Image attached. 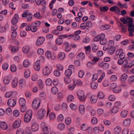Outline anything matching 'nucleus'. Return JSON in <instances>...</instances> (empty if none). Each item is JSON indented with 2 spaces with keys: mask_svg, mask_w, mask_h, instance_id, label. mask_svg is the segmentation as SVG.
Instances as JSON below:
<instances>
[{
  "mask_svg": "<svg viewBox=\"0 0 134 134\" xmlns=\"http://www.w3.org/2000/svg\"><path fill=\"white\" fill-rule=\"evenodd\" d=\"M22 16L23 18H26L28 21H31L33 17L32 14L29 12L28 10H25L22 14Z\"/></svg>",
  "mask_w": 134,
  "mask_h": 134,
  "instance_id": "1",
  "label": "nucleus"
},
{
  "mask_svg": "<svg viewBox=\"0 0 134 134\" xmlns=\"http://www.w3.org/2000/svg\"><path fill=\"white\" fill-rule=\"evenodd\" d=\"M32 113L31 110H29L27 111L24 118V121L25 123H27L30 121L32 118Z\"/></svg>",
  "mask_w": 134,
  "mask_h": 134,
  "instance_id": "2",
  "label": "nucleus"
},
{
  "mask_svg": "<svg viewBox=\"0 0 134 134\" xmlns=\"http://www.w3.org/2000/svg\"><path fill=\"white\" fill-rule=\"evenodd\" d=\"M110 87L113 88V92L115 93H119L121 90V88L120 86L117 85L116 84L113 83L111 84Z\"/></svg>",
  "mask_w": 134,
  "mask_h": 134,
  "instance_id": "3",
  "label": "nucleus"
},
{
  "mask_svg": "<svg viewBox=\"0 0 134 134\" xmlns=\"http://www.w3.org/2000/svg\"><path fill=\"white\" fill-rule=\"evenodd\" d=\"M40 100L38 98L34 99L32 103V107L34 110L38 109L40 106Z\"/></svg>",
  "mask_w": 134,
  "mask_h": 134,
  "instance_id": "4",
  "label": "nucleus"
},
{
  "mask_svg": "<svg viewBox=\"0 0 134 134\" xmlns=\"http://www.w3.org/2000/svg\"><path fill=\"white\" fill-rule=\"evenodd\" d=\"M74 66L72 65L69 66V69L66 70L65 72V74L66 77H70L71 76L72 71L74 70Z\"/></svg>",
  "mask_w": 134,
  "mask_h": 134,
  "instance_id": "5",
  "label": "nucleus"
},
{
  "mask_svg": "<svg viewBox=\"0 0 134 134\" xmlns=\"http://www.w3.org/2000/svg\"><path fill=\"white\" fill-rule=\"evenodd\" d=\"M46 111L44 109L41 108L38 111L37 115L39 119H41L44 117V115L46 114Z\"/></svg>",
  "mask_w": 134,
  "mask_h": 134,
  "instance_id": "6",
  "label": "nucleus"
},
{
  "mask_svg": "<svg viewBox=\"0 0 134 134\" xmlns=\"http://www.w3.org/2000/svg\"><path fill=\"white\" fill-rule=\"evenodd\" d=\"M41 126L42 128L43 133L44 134H48L50 131L49 129L46 125L45 123L43 122H42L41 124Z\"/></svg>",
  "mask_w": 134,
  "mask_h": 134,
  "instance_id": "7",
  "label": "nucleus"
},
{
  "mask_svg": "<svg viewBox=\"0 0 134 134\" xmlns=\"http://www.w3.org/2000/svg\"><path fill=\"white\" fill-rule=\"evenodd\" d=\"M77 94L80 101L83 102L85 100L84 93L83 91H79L77 93Z\"/></svg>",
  "mask_w": 134,
  "mask_h": 134,
  "instance_id": "8",
  "label": "nucleus"
},
{
  "mask_svg": "<svg viewBox=\"0 0 134 134\" xmlns=\"http://www.w3.org/2000/svg\"><path fill=\"white\" fill-rule=\"evenodd\" d=\"M51 71V70L48 66H46L44 68L43 70V73L45 76H48L49 75Z\"/></svg>",
  "mask_w": 134,
  "mask_h": 134,
  "instance_id": "9",
  "label": "nucleus"
},
{
  "mask_svg": "<svg viewBox=\"0 0 134 134\" xmlns=\"http://www.w3.org/2000/svg\"><path fill=\"white\" fill-rule=\"evenodd\" d=\"M46 55L47 58H50L53 60H55L56 58L55 56L53 54L52 55L51 52L49 51H48L46 52Z\"/></svg>",
  "mask_w": 134,
  "mask_h": 134,
  "instance_id": "10",
  "label": "nucleus"
},
{
  "mask_svg": "<svg viewBox=\"0 0 134 134\" xmlns=\"http://www.w3.org/2000/svg\"><path fill=\"white\" fill-rule=\"evenodd\" d=\"M44 38L43 37H40L37 39L36 45L37 46H40L42 45L44 41Z\"/></svg>",
  "mask_w": 134,
  "mask_h": 134,
  "instance_id": "11",
  "label": "nucleus"
},
{
  "mask_svg": "<svg viewBox=\"0 0 134 134\" xmlns=\"http://www.w3.org/2000/svg\"><path fill=\"white\" fill-rule=\"evenodd\" d=\"M16 100L12 98L9 99L7 102L8 105L11 107H14L16 105Z\"/></svg>",
  "mask_w": 134,
  "mask_h": 134,
  "instance_id": "12",
  "label": "nucleus"
},
{
  "mask_svg": "<svg viewBox=\"0 0 134 134\" xmlns=\"http://www.w3.org/2000/svg\"><path fill=\"white\" fill-rule=\"evenodd\" d=\"M34 69L37 71H39L40 69V62L38 60L37 61L34 65Z\"/></svg>",
  "mask_w": 134,
  "mask_h": 134,
  "instance_id": "13",
  "label": "nucleus"
},
{
  "mask_svg": "<svg viewBox=\"0 0 134 134\" xmlns=\"http://www.w3.org/2000/svg\"><path fill=\"white\" fill-rule=\"evenodd\" d=\"M21 123V120L19 119L18 120H16L14 122L13 126V127L16 128L19 127L20 126Z\"/></svg>",
  "mask_w": 134,
  "mask_h": 134,
  "instance_id": "14",
  "label": "nucleus"
},
{
  "mask_svg": "<svg viewBox=\"0 0 134 134\" xmlns=\"http://www.w3.org/2000/svg\"><path fill=\"white\" fill-rule=\"evenodd\" d=\"M31 129L33 131H37L39 129V127L37 124L36 122H33L32 124Z\"/></svg>",
  "mask_w": 134,
  "mask_h": 134,
  "instance_id": "15",
  "label": "nucleus"
},
{
  "mask_svg": "<svg viewBox=\"0 0 134 134\" xmlns=\"http://www.w3.org/2000/svg\"><path fill=\"white\" fill-rule=\"evenodd\" d=\"M8 127L7 124L4 121H0V127L2 129L5 130L7 129Z\"/></svg>",
  "mask_w": 134,
  "mask_h": 134,
  "instance_id": "16",
  "label": "nucleus"
},
{
  "mask_svg": "<svg viewBox=\"0 0 134 134\" xmlns=\"http://www.w3.org/2000/svg\"><path fill=\"white\" fill-rule=\"evenodd\" d=\"M19 18L18 15V14H15L14 17L13 18L12 21V23L15 25L18 22V19Z\"/></svg>",
  "mask_w": 134,
  "mask_h": 134,
  "instance_id": "17",
  "label": "nucleus"
},
{
  "mask_svg": "<svg viewBox=\"0 0 134 134\" xmlns=\"http://www.w3.org/2000/svg\"><path fill=\"white\" fill-rule=\"evenodd\" d=\"M127 25H128L129 28H131L133 27L132 24L133 23V21L132 19L130 17H127Z\"/></svg>",
  "mask_w": 134,
  "mask_h": 134,
  "instance_id": "18",
  "label": "nucleus"
},
{
  "mask_svg": "<svg viewBox=\"0 0 134 134\" xmlns=\"http://www.w3.org/2000/svg\"><path fill=\"white\" fill-rule=\"evenodd\" d=\"M119 110V109L118 108L114 106L109 111L111 114H114L116 113Z\"/></svg>",
  "mask_w": 134,
  "mask_h": 134,
  "instance_id": "19",
  "label": "nucleus"
},
{
  "mask_svg": "<svg viewBox=\"0 0 134 134\" xmlns=\"http://www.w3.org/2000/svg\"><path fill=\"white\" fill-rule=\"evenodd\" d=\"M102 36L100 41V43L101 45H104L107 42V41L106 39L105 38V34H104Z\"/></svg>",
  "mask_w": 134,
  "mask_h": 134,
  "instance_id": "20",
  "label": "nucleus"
},
{
  "mask_svg": "<svg viewBox=\"0 0 134 134\" xmlns=\"http://www.w3.org/2000/svg\"><path fill=\"white\" fill-rule=\"evenodd\" d=\"M131 120L129 119H127L125 120L123 122V125L126 126H129L130 124Z\"/></svg>",
  "mask_w": 134,
  "mask_h": 134,
  "instance_id": "21",
  "label": "nucleus"
},
{
  "mask_svg": "<svg viewBox=\"0 0 134 134\" xmlns=\"http://www.w3.org/2000/svg\"><path fill=\"white\" fill-rule=\"evenodd\" d=\"M65 54L64 53H60L58 55V59L59 60H63L65 58Z\"/></svg>",
  "mask_w": 134,
  "mask_h": 134,
  "instance_id": "22",
  "label": "nucleus"
},
{
  "mask_svg": "<svg viewBox=\"0 0 134 134\" xmlns=\"http://www.w3.org/2000/svg\"><path fill=\"white\" fill-rule=\"evenodd\" d=\"M121 131V128L119 126H117L114 129L115 134H119Z\"/></svg>",
  "mask_w": 134,
  "mask_h": 134,
  "instance_id": "23",
  "label": "nucleus"
},
{
  "mask_svg": "<svg viewBox=\"0 0 134 134\" xmlns=\"http://www.w3.org/2000/svg\"><path fill=\"white\" fill-rule=\"evenodd\" d=\"M104 34L102 33L98 36H95L93 38V40L97 42L100 40L102 37L103 35Z\"/></svg>",
  "mask_w": 134,
  "mask_h": 134,
  "instance_id": "24",
  "label": "nucleus"
},
{
  "mask_svg": "<svg viewBox=\"0 0 134 134\" xmlns=\"http://www.w3.org/2000/svg\"><path fill=\"white\" fill-rule=\"evenodd\" d=\"M115 48L114 46H111L109 48L108 50V53L112 55L115 51Z\"/></svg>",
  "mask_w": 134,
  "mask_h": 134,
  "instance_id": "25",
  "label": "nucleus"
},
{
  "mask_svg": "<svg viewBox=\"0 0 134 134\" xmlns=\"http://www.w3.org/2000/svg\"><path fill=\"white\" fill-rule=\"evenodd\" d=\"M9 27L8 25L7 24L5 25L4 27H0V32H4L8 29Z\"/></svg>",
  "mask_w": 134,
  "mask_h": 134,
  "instance_id": "26",
  "label": "nucleus"
},
{
  "mask_svg": "<svg viewBox=\"0 0 134 134\" xmlns=\"http://www.w3.org/2000/svg\"><path fill=\"white\" fill-rule=\"evenodd\" d=\"M85 54L83 53H79L77 55V58L80 60H83L85 58Z\"/></svg>",
  "mask_w": 134,
  "mask_h": 134,
  "instance_id": "27",
  "label": "nucleus"
},
{
  "mask_svg": "<svg viewBox=\"0 0 134 134\" xmlns=\"http://www.w3.org/2000/svg\"><path fill=\"white\" fill-rule=\"evenodd\" d=\"M19 102L21 106L25 105L26 100L23 98H20L19 99Z\"/></svg>",
  "mask_w": 134,
  "mask_h": 134,
  "instance_id": "28",
  "label": "nucleus"
},
{
  "mask_svg": "<svg viewBox=\"0 0 134 134\" xmlns=\"http://www.w3.org/2000/svg\"><path fill=\"white\" fill-rule=\"evenodd\" d=\"M10 79L8 77H5L4 78L3 82L6 85L10 83Z\"/></svg>",
  "mask_w": 134,
  "mask_h": 134,
  "instance_id": "29",
  "label": "nucleus"
},
{
  "mask_svg": "<svg viewBox=\"0 0 134 134\" xmlns=\"http://www.w3.org/2000/svg\"><path fill=\"white\" fill-rule=\"evenodd\" d=\"M79 110L80 113L83 114L85 113V107L83 105H80L79 107Z\"/></svg>",
  "mask_w": 134,
  "mask_h": 134,
  "instance_id": "30",
  "label": "nucleus"
},
{
  "mask_svg": "<svg viewBox=\"0 0 134 134\" xmlns=\"http://www.w3.org/2000/svg\"><path fill=\"white\" fill-rule=\"evenodd\" d=\"M37 83L40 88L42 89L43 88L44 84L41 80H38L37 81Z\"/></svg>",
  "mask_w": 134,
  "mask_h": 134,
  "instance_id": "31",
  "label": "nucleus"
},
{
  "mask_svg": "<svg viewBox=\"0 0 134 134\" xmlns=\"http://www.w3.org/2000/svg\"><path fill=\"white\" fill-rule=\"evenodd\" d=\"M98 85V83L96 82H92L91 83V87L92 89H95L97 88Z\"/></svg>",
  "mask_w": 134,
  "mask_h": 134,
  "instance_id": "32",
  "label": "nucleus"
},
{
  "mask_svg": "<svg viewBox=\"0 0 134 134\" xmlns=\"http://www.w3.org/2000/svg\"><path fill=\"white\" fill-rule=\"evenodd\" d=\"M18 85V81L16 79H14L12 82V86L13 88L16 87Z\"/></svg>",
  "mask_w": 134,
  "mask_h": 134,
  "instance_id": "33",
  "label": "nucleus"
},
{
  "mask_svg": "<svg viewBox=\"0 0 134 134\" xmlns=\"http://www.w3.org/2000/svg\"><path fill=\"white\" fill-rule=\"evenodd\" d=\"M29 50L30 48L28 46L24 47L23 49V52L25 54L27 53L29 51Z\"/></svg>",
  "mask_w": 134,
  "mask_h": 134,
  "instance_id": "34",
  "label": "nucleus"
},
{
  "mask_svg": "<svg viewBox=\"0 0 134 134\" xmlns=\"http://www.w3.org/2000/svg\"><path fill=\"white\" fill-rule=\"evenodd\" d=\"M128 76L126 74H124L120 77V80L121 81H124L127 78Z\"/></svg>",
  "mask_w": 134,
  "mask_h": 134,
  "instance_id": "35",
  "label": "nucleus"
},
{
  "mask_svg": "<svg viewBox=\"0 0 134 134\" xmlns=\"http://www.w3.org/2000/svg\"><path fill=\"white\" fill-rule=\"evenodd\" d=\"M85 49V52L87 54H89L90 53L91 48L90 46L85 47L84 48Z\"/></svg>",
  "mask_w": 134,
  "mask_h": 134,
  "instance_id": "36",
  "label": "nucleus"
},
{
  "mask_svg": "<svg viewBox=\"0 0 134 134\" xmlns=\"http://www.w3.org/2000/svg\"><path fill=\"white\" fill-rule=\"evenodd\" d=\"M58 89L56 87H52L51 90V92L53 94H56L58 92Z\"/></svg>",
  "mask_w": 134,
  "mask_h": 134,
  "instance_id": "37",
  "label": "nucleus"
},
{
  "mask_svg": "<svg viewBox=\"0 0 134 134\" xmlns=\"http://www.w3.org/2000/svg\"><path fill=\"white\" fill-rule=\"evenodd\" d=\"M127 113L128 111L126 110H123L121 112V116L122 117L125 118L127 116Z\"/></svg>",
  "mask_w": 134,
  "mask_h": 134,
  "instance_id": "38",
  "label": "nucleus"
},
{
  "mask_svg": "<svg viewBox=\"0 0 134 134\" xmlns=\"http://www.w3.org/2000/svg\"><path fill=\"white\" fill-rule=\"evenodd\" d=\"M19 84L20 87L21 88H23L25 84V81L24 79H21L19 81Z\"/></svg>",
  "mask_w": 134,
  "mask_h": 134,
  "instance_id": "39",
  "label": "nucleus"
},
{
  "mask_svg": "<svg viewBox=\"0 0 134 134\" xmlns=\"http://www.w3.org/2000/svg\"><path fill=\"white\" fill-rule=\"evenodd\" d=\"M29 60L27 59L25 60L23 63V65L25 68H27L29 65Z\"/></svg>",
  "mask_w": 134,
  "mask_h": 134,
  "instance_id": "40",
  "label": "nucleus"
},
{
  "mask_svg": "<svg viewBox=\"0 0 134 134\" xmlns=\"http://www.w3.org/2000/svg\"><path fill=\"white\" fill-rule=\"evenodd\" d=\"M41 24V22L39 21H36L35 23L32 24L31 26H34L36 27L39 26Z\"/></svg>",
  "mask_w": 134,
  "mask_h": 134,
  "instance_id": "41",
  "label": "nucleus"
},
{
  "mask_svg": "<svg viewBox=\"0 0 134 134\" xmlns=\"http://www.w3.org/2000/svg\"><path fill=\"white\" fill-rule=\"evenodd\" d=\"M71 119L70 117L66 118L65 120V122L67 125H69L71 123Z\"/></svg>",
  "mask_w": 134,
  "mask_h": 134,
  "instance_id": "42",
  "label": "nucleus"
},
{
  "mask_svg": "<svg viewBox=\"0 0 134 134\" xmlns=\"http://www.w3.org/2000/svg\"><path fill=\"white\" fill-rule=\"evenodd\" d=\"M30 75V72L29 70H27L24 72V76L26 78H28Z\"/></svg>",
  "mask_w": 134,
  "mask_h": 134,
  "instance_id": "43",
  "label": "nucleus"
},
{
  "mask_svg": "<svg viewBox=\"0 0 134 134\" xmlns=\"http://www.w3.org/2000/svg\"><path fill=\"white\" fill-rule=\"evenodd\" d=\"M74 84L75 85H80L82 84V82L80 80H75L74 81Z\"/></svg>",
  "mask_w": 134,
  "mask_h": 134,
  "instance_id": "44",
  "label": "nucleus"
},
{
  "mask_svg": "<svg viewBox=\"0 0 134 134\" xmlns=\"http://www.w3.org/2000/svg\"><path fill=\"white\" fill-rule=\"evenodd\" d=\"M10 70L12 72H15L16 70V66L14 64L12 65L10 67Z\"/></svg>",
  "mask_w": 134,
  "mask_h": 134,
  "instance_id": "45",
  "label": "nucleus"
},
{
  "mask_svg": "<svg viewBox=\"0 0 134 134\" xmlns=\"http://www.w3.org/2000/svg\"><path fill=\"white\" fill-rule=\"evenodd\" d=\"M65 127V125L63 123L59 124L58 125V128L60 130H63Z\"/></svg>",
  "mask_w": 134,
  "mask_h": 134,
  "instance_id": "46",
  "label": "nucleus"
},
{
  "mask_svg": "<svg viewBox=\"0 0 134 134\" xmlns=\"http://www.w3.org/2000/svg\"><path fill=\"white\" fill-rule=\"evenodd\" d=\"M109 9L108 7L107 6H104L103 7H101L100 10L101 12H105L107 11Z\"/></svg>",
  "mask_w": 134,
  "mask_h": 134,
  "instance_id": "47",
  "label": "nucleus"
},
{
  "mask_svg": "<svg viewBox=\"0 0 134 134\" xmlns=\"http://www.w3.org/2000/svg\"><path fill=\"white\" fill-rule=\"evenodd\" d=\"M109 67V65L107 63H103L102 66H101V67L105 69H107Z\"/></svg>",
  "mask_w": 134,
  "mask_h": 134,
  "instance_id": "48",
  "label": "nucleus"
},
{
  "mask_svg": "<svg viewBox=\"0 0 134 134\" xmlns=\"http://www.w3.org/2000/svg\"><path fill=\"white\" fill-rule=\"evenodd\" d=\"M55 42L58 44L60 45L63 42V40L62 39L60 38L59 37L56 40Z\"/></svg>",
  "mask_w": 134,
  "mask_h": 134,
  "instance_id": "49",
  "label": "nucleus"
},
{
  "mask_svg": "<svg viewBox=\"0 0 134 134\" xmlns=\"http://www.w3.org/2000/svg\"><path fill=\"white\" fill-rule=\"evenodd\" d=\"M69 77H66L65 78L64 81L66 84H68L70 83L71 81V79Z\"/></svg>",
  "mask_w": 134,
  "mask_h": 134,
  "instance_id": "50",
  "label": "nucleus"
},
{
  "mask_svg": "<svg viewBox=\"0 0 134 134\" xmlns=\"http://www.w3.org/2000/svg\"><path fill=\"white\" fill-rule=\"evenodd\" d=\"M52 80L48 78L46 81V83L48 85H50L52 83Z\"/></svg>",
  "mask_w": 134,
  "mask_h": 134,
  "instance_id": "51",
  "label": "nucleus"
},
{
  "mask_svg": "<svg viewBox=\"0 0 134 134\" xmlns=\"http://www.w3.org/2000/svg\"><path fill=\"white\" fill-rule=\"evenodd\" d=\"M13 114L14 116L17 117L19 115L20 112L18 110H15L14 111Z\"/></svg>",
  "mask_w": 134,
  "mask_h": 134,
  "instance_id": "52",
  "label": "nucleus"
},
{
  "mask_svg": "<svg viewBox=\"0 0 134 134\" xmlns=\"http://www.w3.org/2000/svg\"><path fill=\"white\" fill-rule=\"evenodd\" d=\"M97 96L99 98L101 99L103 98L104 96V94L102 92H99Z\"/></svg>",
  "mask_w": 134,
  "mask_h": 134,
  "instance_id": "53",
  "label": "nucleus"
},
{
  "mask_svg": "<svg viewBox=\"0 0 134 134\" xmlns=\"http://www.w3.org/2000/svg\"><path fill=\"white\" fill-rule=\"evenodd\" d=\"M96 96H92L90 98V100L92 102L94 103L96 102L97 101V99H96Z\"/></svg>",
  "mask_w": 134,
  "mask_h": 134,
  "instance_id": "54",
  "label": "nucleus"
},
{
  "mask_svg": "<svg viewBox=\"0 0 134 134\" xmlns=\"http://www.w3.org/2000/svg\"><path fill=\"white\" fill-rule=\"evenodd\" d=\"M80 129L82 131H85L87 130V127L86 126L85 124H83L81 125L80 127Z\"/></svg>",
  "mask_w": 134,
  "mask_h": 134,
  "instance_id": "55",
  "label": "nucleus"
},
{
  "mask_svg": "<svg viewBox=\"0 0 134 134\" xmlns=\"http://www.w3.org/2000/svg\"><path fill=\"white\" fill-rule=\"evenodd\" d=\"M105 76V74L104 73H102L101 74V75L99 77V79L98 80V82H101L103 78Z\"/></svg>",
  "mask_w": 134,
  "mask_h": 134,
  "instance_id": "56",
  "label": "nucleus"
},
{
  "mask_svg": "<svg viewBox=\"0 0 134 134\" xmlns=\"http://www.w3.org/2000/svg\"><path fill=\"white\" fill-rule=\"evenodd\" d=\"M74 99V97L72 95L69 96L67 98V100L68 102L72 101Z\"/></svg>",
  "mask_w": 134,
  "mask_h": 134,
  "instance_id": "57",
  "label": "nucleus"
},
{
  "mask_svg": "<svg viewBox=\"0 0 134 134\" xmlns=\"http://www.w3.org/2000/svg\"><path fill=\"white\" fill-rule=\"evenodd\" d=\"M13 94L12 92H10L6 93L5 94V97L6 98H9Z\"/></svg>",
  "mask_w": 134,
  "mask_h": 134,
  "instance_id": "58",
  "label": "nucleus"
},
{
  "mask_svg": "<svg viewBox=\"0 0 134 134\" xmlns=\"http://www.w3.org/2000/svg\"><path fill=\"white\" fill-rule=\"evenodd\" d=\"M70 107L72 109L74 110H75L77 108L76 105H74L72 103L70 104Z\"/></svg>",
  "mask_w": 134,
  "mask_h": 134,
  "instance_id": "59",
  "label": "nucleus"
},
{
  "mask_svg": "<svg viewBox=\"0 0 134 134\" xmlns=\"http://www.w3.org/2000/svg\"><path fill=\"white\" fill-rule=\"evenodd\" d=\"M97 120L96 117H94L91 119V122L93 124H95L97 122Z\"/></svg>",
  "mask_w": 134,
  "mask_h": 134,
  "instance_id": "60",
  "label": "nucleus"
},
{
  "mask_svg": "<svg viewBox=\"0 0 134 134\" xmlns=\"http://www.w3.org/2000/svg\"><path fill=\"white\" fill-rule=\"evenodd\" d=\"M124 67L125 68H130L132 67V65H131V63L128 62L126 64L124 65Z\"/></svg>",
  "mask_w": 134,
  "mask_h": 134,
  "instance_id": "61",
  "label": "nucleus"
},
{
  "mask_svg": "<svg viewBox=\"0 0 134 134\" xmlns=\"http://www.w3.org/2000/svg\"><path fill=\"white\" fill-rule=\"evenodd\" d=\"M64 118V117L63 115L62 114H60L58 117V120L61 122L63 120Z\"/></svg>",
  "mask_w": 134,
  "mask_h": 134,
  "instance_id": "62",
  "label": "nucleus"
},
{
  "mask_svg": "<svg viewBox=\"0 0 134 134\" xmlns=\"http://www.w3.org/2000/svg\"><path fill=\"white\" fill-rule=\"evenodd\" d=\"M8 67V64L4 63L3 64L2 66L3 69L4 70H6L7 69Z\"/></svg>",
  "mask_w": 134,
  "mask_h": 134,
  "instance_id": "63",
  "label": "nucleus"
},
{
  "mask_svg": "<svg viewBox=\"0 0 134 134\" xmlns=\"http://www.w3.org/2000/svg\"><path fill=\"white\" fill-rule=\"evenodd\" d=\"M25 132V134H32V132L29 127H27L26 128Z\"/></svg>",
  "mask_w": 134,
  "mask_h": 134,
  "instance_id": "64",
  "label": "nucleus"
}]
</instances>
